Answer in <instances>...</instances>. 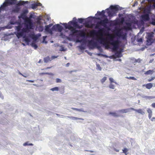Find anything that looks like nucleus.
Here are the masks:
<instances>
[{"instance_id": "obj_1", "label": "nucleus", "mask_w": 155, "mask_h": 155, "mask_svg": "<svg viewBox=\"0 0 155 155\" xmlns=\"http://www.w3.org/2000/svg\"><path fill=\"white\" fill-rule=\"evenodd\" d=\"M104 28L101 29L98 32L99 35L101 36L99 39L100 43L103 45L106 48H110V45H112L113 46L112 50L114 51H116L119 48L120 41L118 40H114L113 37L110 36L109 38L110 41H108L107 38L102 37V33L104 32Z\"/></svg>"}, {"instance_id": "obj_2", "label": "nucleus", "mask_w": 155, "mask_h": 155, "mask_svg": "<svg viewBox=\"0 0 155 155\" xmlns=\"http://www.w3.org/2000/svg\"><path fill=\"white\" fill-rule=\"evenodd\" d=\"M62 25L64 26L66 29H68L69 30L71 29L73 27L72 25L76 28H80L78 25L77 22L75 21H70L68 22V24L66 23H63Z\"/></svg>"}, {"instance_id": "obj_3", "label": "nucleus", "mask_w": 155, "mask_h": 155, "mask_svg": "<svg viewBox=\"0 0 155 155\" xmlns=\"http://www.w3.org/2000/svg\"><path fill=\"white\" fill-rule=\"evenodd\" d=\"M111 10L110 11H109L107 13L109 16H112L114 15L119 10L118 5H111L110 7Z\"/></svg>"}, {"instance_id": "obj_4", "label": "nucleus", "mask_w": 155, "mask_h": 155, "mask_svg": "<svg viewBox=\"0 0 155 155\" xmlns=\"http://www.w3.org/2000/svg\"><path fill=\"white\" fill-rule=\"evenodd\" d=\"M25 27L22 28L20 32H17L16 35L18 38L22 36L24 33H28L29 31V29H31L29 28L27 25H25Z\"/></svg>"}, {"instance_id": "obj_5", "label": "nucleus", "mask_w": 155, "mask_h": 155, "mask_svg": "<svg viewBox=\"0 0 155 155\" xmlns=\"http://www.w3.org/2000/svg\"><path fill=\"white\" fill-rule=\"evenodd\" d=\"M69 30L71 31V35H73L74 34L78 32H79L78 34V35L80 36L84 37L86 35L85 32L84 31H78V30H76L73 27H72V28L71 29H69Z\"/></svg>"}, {"instance_id": "obj_6", "label": "nucleus", "mask_w": 155, "mask_h": 155, "mask_svg": "<svg viewBox=\"0 0 155 155\" xmlns=\"http://www.w3.org/2000/svg\"><path fill=\"white\" fill-rule=\"evenodd\" d=\"M153 32L149 33L147 36V44L148 45H151L153 42Z\"/></svg>"}, {"instance_id": "obj_7", "label": "nucleus", "mask_w": 155, "mask_h": 155, "mask_svg": "<svg viewBox=\"0 0 155 155\" xmlns=\"http://www.w3.org/2000/svg\"><path fill=\"white\" fill-rule=\"evenodd\" d=\"M16 0H5V1L2 4L5 8L9 5H12L15 4L16 3Z\"/></svg>"}, {"instance_id": "obj_8", "label": "nucleus", "mask_w": 155, "mask_h": 155, "mask_svg": "<svg viewBox=\"0 0 155 155\" xmlns=\"http://www.w3.org/2000/svg\"><path fill=\"white\" fill-rule=\"evenodd\" d=\"M24 21L25 22L24 24L26 26V25H27L28 27H29V28L30 29L32 28L33 25L31 19L27 17L24 20Z\"/></svg>"}, {"instance_id": "obj_9", "label": "nucleus", "mask_w": 155, "mask_h": 155, "mask_svg": "<svg viewBox=\"0 0 155 155\" xmlns=\"http://www.w3.org/2000/svg\"><path fill=\"white\" fill-rule=\"evenodd\" d=\"M109 21L107 18L101 20L98 22V24L103 26L105 28H107V24L109 23Z\"/></svg>"}, {"instance_id": "obj_10", "label": "nucleus", "mask_w": 155, "mask_h": 155, "mask_svg": "<svg viewBox=\"0 0 155 155\" xmlns=\"http://www.w3.org/2000/svg\"><path fill=\"white\" fill-rule=\"evenodd\" d=\"M63 29L62 26L58 24L54 25L52 27L53 30H58L59 32H61Z\"/></svg>"}, {"instance_id": "obj_11", "label": "nucleus", "mask_w": 155, "mask_h": 155, "mask_svg": "<svg viewBox=\"0 0 155 155\" xmlns=\"http://www.w3.org/2000/svg\"><path fill=\"white\" fill-rule=\"evenodd\" d=\"M88 45L91 48H93L97 45V43L93 40H91L88 41Z\"/></svg>"}, {"instance_id": "obj_12", "label": "nucleus", "mask_w": 155, "mask_h": 155, "mask_svg": "<svg viewBox=\"0 0 155 155\" xmlns=\"http://www.w3.org/2000/svg\"><path fill=\"white\" fill-rule=\"evenodd\" d=\"M141 19L144 21H147L149 20L150 17L148 14L142 15L141 16Z\"/></svg>"}, {"instance_id": "obj_13", "label": "nucleus", "mask_w": 155, "mask_h": 155, "mask_svg": "<svg viewBox=\"0 0 155 155\" xmlns=\"http://www.w3.org/2000/svg\"><path fill=\"white\" fill-rule=\"evenodd\" d=\"M131 108L132 107L126 109L120 110L117 111V112L118 113H121L123 114L127 113L130 111V110H132L131 109Z\"/></svg>"}, {"instance_id": "obj_14", "label": "nucleus", "mask_w": 155, "mask_h": 155, "mask_svg": "<svg viewBox=\"0 0 155 155\" xmlns=\"http://www.w3.org/2000/svg\"><path fill=\"white\" fill-rule=\"evenodd\" d=\"M131 109L132 110H134L138 113L140 114L143 115H144L145 114V113L143 110L141 109L137 110L133 108H131Z\"/></svg>"}, {"instance_id": "obj_15", "label": "nucleus", "mask_w": 155, "mask_h": 155, "mask_svg": "<svg viewBox=\"0 0 155 155\" xmlns=\"http://www.w3.org/2000/svg\"><path fill=\"white\" fill-rule=\"evenodd\" d=\"M52 25V24H50L48 25L45 26V30L47 32H50L51 31V30L50 29V28Z\"/></svg>"}, {"instance_id": "obj_16", "label": "nucleus", "mask_w": 155, "mask_h": 155, "mask_svg": "<svg viewBox=\"0 0 155 155\" xmlns=\"http://www.w3.org/2000/svg\"><path fill=\"white\" fill-rule=\"evenodd\" d=\"M20 10V8L16 7L13 8L11 11L12 13H18Z\"/></svg>"}, {"instance_id": "obj_17", "label": "nucleus", "mask_w": 155, "mask_h": 155, "mask_svg": "<svg viewBox=\"0 0 155 155\" xmlns=\"http://www.w3.org/2000/svg\"><path fill=\"white\" fill-rule=\"evenodd\" d=\"M30 37L34 41H36L38 39V36L34 34H31L30 35Z\"/></svg>"}, {"instance_id": "obj_18", "label": "nucleus", "mask_w": 155, "mask_h": 155, "mask_svg": "<svg viewBox=\"0 0 155 155\" xmlns=\"http://www.w3.org/2000/svg\"><path fill=\"white\" fill-rule=\"evenodd\" d=\"M28 3V2L24 1H20L19 3H18L17 5H24L25 4H27Z\"/></svg>"}, {"instance_id": "obj_19", "label": "nucleus", "mask_w": 155, "mask_h": 155, "mask_svg": "<svg viewBox=\"0 0 155 155\" xmlns=\"http://www.w3.org/2000/svg\"><path fill=\"white\" fill-rule=\"evenodd\" d=\"M71 109L73 110H76L77 111H79V112H87V111H85L83 109V108H80V109H78L72 107L71 108Z\"/></svg>"}, {"instance_id": "obj_20", "label": "nucleus", "mask_w": 155, "mask_h": 155, "mask_svg": "<svg viewBox=\"0 0 155 155\" xmlns=\"http://www.w3.org/2000/svg\"><path fill=\"white\" fill-rule=\"evenodd\" d=\"M154 71L153 70H150L147 71L145 72L144 74L146 75H148L149 74H153Z\"/></svg>"}, {"instance_id": "obj_21", "label": "nucleus", "mask_w": 155, "mask_h": 155, "mask_svg": "<svg viewBox=\"0 0 155 155\" xmlns=\"http://www.w3.org/2000/svg\"><path fill=\"white\" fill-rule=\"evenodd\" d=\"M153 86V85L152 83H149L148 84H147L146 85L145 87L146 88L148 89H150Z\"/></svg>"}, {"instance_id": "obj_22", "label": "nucleus", "mask_w": 155, "mask_h": 155, "mask_svg": "<svg viewBox=\"0 0 155 155\" xmlns=\"http://www.w3.org/2000/svg\"><path fill=\"white\" fill-rule=\"evenodd\" d=\"M44 62L45 63H47L49 61H51V58L48 56L44 58Z\"/></svg>"}, {"instance_id": "obj_23", "label": "nucleus", "mask_w": 155, "mask_h": 155, "mask_svg": "<svg viewBox=\"0 0 155 155\" xmlns=\"http://www.w3.org/2000/svg\"><path fill=\"white\" fill-rule=\"evenodd\" d=\"M56 115L57 116H58L60 117H62L63 116V115H59L58 114H57ZM64 117H65V118H69L73 120V118H74V117H70V116H63Z\"/></svg>"}, {"instance_id": "obj_24", "label": "nucleus", "mask_w": 155, "mask_h": 155, "mask_svg": "<svg viewBox=\"0 0 155 155\" xmlns=\"http://www.w3.org/2000/svg\"><path fill=\"white\" fill-rule=\"evenodd\" d=\"M84 25L87 28H92V24L91 25H90L88 22L85 23Z\"/></svg>"}, {"instance_id": "obj_25", "label": "nucleus", "mask_w": 155, "mask_h": 155, "mask_svg": "<svg viewBox=\"0 0 155 155\" xmlns=\"http://www.w3.org/2000/svg\"><path fill=\"white\" fill-rule=\"evenodd\" d=\"M25 13H26V12H24L23 13H22L21 14V17L24 20H25L26 19V18L27 17L26 16Z\"/></svg>"}, {"instance_id": "obj_26", "label": "nucleus", "mask_w": 155, "mask_h": 155, "mask_svg": "<svg viewBox=\"0 0 155 155\" xmlns=\"http://www.w3.org/2000/svg\"><path fill=\"white\" fill-rule=\"evenodd\" d=\"M123 153H124L125 155H127L128 153V149L127 148H124L122 150Z\"/></svg>"}, {"instance_id": "obj_27", "label": "nucleus", "mask_w": 155, "mask_h": 155, "mask_svg": "<svg viewBox=\"0 0 155 155\" xmlns=\"http://www.w3.org/2000/svg\"><path fill=\"white\" fill-rule=\"evenodd\" d=\"M31 7L33 9H36L37 7V5L36 3L32 4L31 5Z\"/></svg>"}, {"instance_id": "obj_28", "label": "nucleus", "mask_w": 155, "mask_h": 155, "mask_svg": "<svg viewBox=\"0 0 155 155\" xmlns=\"http://www.w3.org/2000/svg\"><path fill=\"white\" fill-rule=\"evenodd\" d=\"M50 90L53 91H58L59 90V88L58 87H54L51 88Z\"/></svg>"}, {"instance_id": "obj_29", "label": "nucleus", "mask_w": 155, "mask_h": 155, "mask_svg": "<svg viewBox=\"0 0 155 155\" xmlns=\"http://www.w3.org/2000/svg\"><path fill=\"white\" fill-rule=\"evenodd\" d=\"M22 27V26L21 25H19L16 27V30L18 32H20Z\"/></svg>"}, {"instance_id": "obj_30", "label": "nucleus", "mask_w": 155, "mask_h": 155, "mask_svg": "<svg viewBox=\"0 0 155 155\" xmlns=\"http://www.w3.org/2000/svg\"><path fill=\"white\" fill-rule=\"evenodd\" d=\"M126 25H127V28L128 29H130L131 28V24L130 23H127Z\"/></svg>"}, {"instance_id": "obj_31", "label": "nucleus", "mask_w": 155, "mask_h": 155, "mask_svg": "<svg viewBox=\"0 0 155 155\" xmlns=\"http://www.w3.org/2000/svg\"><path fill=\"white\" fill-rule=\"evenodd\" d=\"M107 77H104L101 79V81L102 83H103L107 80Z\"/></svg>"}, {"instance_id": "obj_32", "label": "nucleus", "mask_w": 155, "mask_h": 155, "mask_svg": "<svg viewBox=\"0 0 155 155\" xmlns=\"http://www.w3.org/2000/svg\"><path fill=\"white\" fill-rule=\"evenodd\" d=\"M110 114L112 115V116L115 117H117L118 116L117 114L116 113L114 112H110L109 113Z\"/></svg>"}, {"instance_id": "obj_33", "label": "nucleus", "mask_w": 155, "mask_h": 155, "mask_svg": "<svg viewBox=\"0 0 155 155\" xmlns=\"http://www.w3.org/2000/svg\"><path fill=\"white\" fill-rule=\"evenodd\" d=\"M126 78L127 79H131L134 80H136L137 79L133 77H126Z\"/></svg>"}, {"instance_id": "obj_34", "label": "nucleus", "mask_w": 155, "mask_h": 155, "mask_svg": "<svg viewBox=\"0 0 155 155\" xmlns=\"http://www.w3.org/2000/svg\"><path fill=\"white\" fill-rule=\"evenodd\" d=\"M5 8H4V6L2 5L0 7V12L2 11H3L5 10Z\"/></svg>"}, {"instance_id": "obj_35", "label": "nucleus", "mask_w": 155, "mask_h": 155, "mask_svg": "<svg viewBox=\"0 0 155 155\" xmlns=\"http://www.w3.org/2000/svg\"><path fill=\"white\" fill-rule=\"evenodd\" d=\"M41 74L42 75L43 74H48L49 75H53V74L51 73H49V72H45V73H42Z\"/></svg>"}, {"instance_id": "obj_36", "label": "nucleus", "mask_w": 155, "mask_h": 155, "mask_svg": "<svg viewBox=\"0 0 155 155\" xmlns=\"http://www.w3.org/2000/svg\"><path fill=\"white\" fill-rule=\"evenodd\" d=\"M23 145L24 146H26L27 145L32 146V145H33V144L32 143H28V142H26V143H24L23 144Z\"/></svg>"}, {"instance_id": "obj_37", "label": "nucleus", "mask_w": 155, "mask_h": 155, "mask_svg": "<svg viewBox=\"0 0 155 155\" xmlns=\"http://www.w3.org/2000/svg\"><path fill=\"white\" fill-rule=\"evenodd\" d=\"M150 23L153 25H155V19L152 18V21L150 22Z\"/></svg>"}, {"instance_id": "obj_38", "label": "nucleus", "mask_w": 155, "mask_h": 155, "mask_svg": "<svg viewBox=\"0 0 155 155\" xmlns=\"http://www.w3.org/2000/svg\"><path fill=\"white\" fill-rule=\"evenodd\" d=\"M84 19L82 18H78V21L80 23H82L84 21Z\"/></svg>"}, {"instance_id": "obj_39", "label": "nucleus", "mask_w": 155, "mask_h": 155, "mask_svg": "<svg viewBox=\"0 0 155 155\" xmlns=\"http://www.w3.org/2000/svg\"><path fill=\"white\" fill-rule=\"evenodd\" d=\"M31 45L33 47H34V48L35 49H36L38 47L37 45L36 44H35L34 43H32Z\"/></svg>"}, {"instance_id": "obj_40", "label": "nucleus", "mask_w": 155, "mask_h": 155, "mask_svg": "<svg viewBox=\"0 0 155 155\" xmlns=\"http://www.w3.org/2000/svg\"><path fill=\"white\" fill-rule=\"evenodd\" d=\"M73 120H84V119L81 118H78L77 117H74V118H73Z\"/></svg>"}, {"instance_id": "obj_41", "label": "nucleus", "mask_w": 155, "mask_h": 155, "mask_svg": "<svg viewBox=\"0 0 155 155\" xmlns=\"http://www.w3.org/2000/svg\"><path fill=\"white\" fill-rule=\"evenodd\" d=\"M109 87L110 89H114L115 86L114 85L110 84L109 85Z\"/></svg>"}, {"instance_id": "obj_42", "label": "nucleus", "mask_w": 155, "mask_h": 155, "mask_svg": "<svg viewBox=\"0 0 155 155\" xmlns=\"http://www.w3.org/2000/svg\"><path fill=\"white\" fill-rule=\"evenodd\" d=\"M90 34L92 35H94L97 34V33L94 30H93L91 32Z\"/></svg>"}, {"instance_id": "obj_43", "label": "nucleus", "mask_w": 155, "mask_h": 155, "mask_svg": "<svg viewBox=\"0 0 155 155\" xmlns=\"http://www.w3.org/2000/svg\"><path fill=\"white\" fill-rule=\"evenodd\" d=\"M155 79V76L153 77H152L151 78L149 79L148 80V81L149 82H151V81H152L153 80H154Z\"/></svg>"}, {"instance_id": "obj_44", "label": "nucleus", "mask_w": 155, "mask_h": 155, "mask_svg": "<svg viewBox=\"0 0 155 155\" xmlns=\"http://www.w3.org/2000/svg\"><path fill=\"white\" fill-rule=\"evenodd\" d=\"M147 112L149 114H152V110L150 109H148L147 110Z\"/></svg>"}, {"instance_id": "obj_45", "label": "nucleus", "mask_w": 155, "mask_h": 155, "mask_svg": "<svg viewBox=\"0 0 155 155\" xmlns=\"http://www.w3.org/2000/svg\"><path fill=\"white\" fill-rule=\"evenodd\" d=\"M97 69L100 71L101 70V68L100 66V65L99 64H97L96 65Z\"/></svg>"}, {"instance_id": "obj_46", "label": "nucleus", "mask_w": 155, "mask_h": 155, "mask_svg": "<svg viewBox=\"0 0 155 155\" xmlns=\"http://www.w3.org/2000/svg\"><path fill=\"white\" fill-rule=\"evenodd\" d=\"M56 83H61V80L59 78H57L56 79Z\"/></svg>"}, {"instance_id": "obj_47", "label": "nucleus", "mask_w": 155, "mask_h": 155, "mask_svg": "<svg viewBox=\"0 0 155 155\" xmlns=\"http://www.w3.org/2000/svg\"><path fill=\"white\" fill-rule=\"evenodd\" d=\"M109 79L110 81V82L111 83L114 82V83H116L114 82V80L112 78H109Z\"/></svg>"}, {"instance_id": "obj_48", "label": "nucleus", "mask_w": 155, "mask_h": 155, "mask_svg": "<svg viewBox=\"0 0 155 155\" xmlns=\"http://www.w3.org/2000/svg\"><path fill=\"white\" fill-rule=\"evenodd\" d=\"M37 5V7L38 6H42V4L40 3V2H37L36 3Z\"/></svg>"}, {"instance_id": "obj_49", "label": "nucleus", "mask_w": 155, "mask_h": 155, "mask_svg": "<svg viewBox=\"0 0 155 155\" xmlns=\"http://www.w3.org/2000/svg\"><path fill=\"white\" fill-rule=\"evenodd\" d=\"M101 12V15L104 16V13H105V11L104 10H103Z\"/></svg>"}, {"instance_id": "obj_50", "label": "nucleus", "mask_w": 155, "mask_h": 155, "mask_svg": "<svg viewBox=\"0 0 155 155\" xmlns=\"http://www.w3.org/2000/svg\"><path fill=\"white\" fill-rule=\"evenodd\" d=\"M57 56H52L51 57V61L52 60H53V59H55V58H57Z\"/></svg>"}, {"instance_id": "obj_51", "label": "nucleus", "mask_w": 155, "mask_h": 155, "mask_svg": "<svg viewBox=\"0 0 155 155\" xmlns=\"http://www.w3.org/2000/svg\"><path fill=\"white\" fill-rule=\"evenodd\" d=\"M137 41L139 42H142V39L141 38H140L138 39Z\"/></svg>"}, {"instance_id": "obj_52", "label": "nucleus", "mask_w": 155, "mask_h": 155, "mask_svg": "<svg viewBox=\"0 0 155 155\" xmlns=\"http://www.w3.org/2000/svg\"><path fill=\"white\" fill-rule=\"evenodd\" d=\"M25 40V41L26 42H28L29 41V40L27 38H26Z\"/></svg>"}, {"instance_id": "obj_53", "label": "nucleus", "mask_w": 155, "mask_h": 155, "mask_svg": "<svg viewBox=\"0 0 155 155\" xmlns=\"http://www.w3.org/2000/svg\"><path fill=\"white\" fill-rule=\"evenodd\" d=\"M151 105L153 107L155 108V103L152 104Z\"/></svg>"}, {"instance_id": "obj_54", "label": "nucleus", "mask_w": 155, "mask_h": 155, "mask_svg": "<svg viewBox=\"0 0 155 155\" xmlns=\"http://www.w3.org/2000/svg\"><path fill=\"white\" fill-rule=\"evenodd\" d=\"M151 120L153 121H155V117H153L151 119Z\"/></svg>"}, {"instance_id": "obj_55", "label": "nucleus", "mask_w": 155, "mask_h": 155, "mask_svg": "<svg viewBox=\"0 0 155 155\" xmlns=\"http://www.w3.org/2000/svg\"><path fill=\"white\" fill-rule=\"evenodd\" d=\"M27 81L28 82H32V83H33V82H34V81H32V80H28Z\"/></svg>"}, {"instance_id": "obj_56", "label": "nucleus", "mask_w": 155, "mask_h": 155, "mask_svg": "<svg viewBox=\"0 0 155 155\" xmlns=\"http://www.w3.org/2000/svg\"><path fill=\"white\" fill-rule=\"evenodd\" d=\"M97 13L99 15H101V12H97Z\"/></svg>"}, {"instance_id": "obj_57", "label": "nucleus", "mask_w": 155, "mask_h": 155, "mask_svg": "<svg viewBox=\"0 0 155 155\" xmlns=\"http://www.w3.org/2000/svg\"><path fill=\"white\" fill-rule=\"evenodd\" d=\"M153 60H154V59H153L150 60L149 62L150 63H152L153 62Z\"/></svg>"}, {"instance_id": "obj_58", "label": "nucleus", "mask_w": 155, "mask_h": 155, "mask_svg": "<svg viewBox=\"0 0 155 155\" xmlns=\"http://www.w3.org/2000/svg\"><path fill=\"white\" fill-rule=\"evenodd\" d=\"M19 74L20 75H21L22 76H23V77H26V76H25L24 75H23L22 74H21V73H20V72H19Z\"/></svg>"}, {"instance_id": "obj_59", "label": "nucleus", "mask_w": 155, "mask_h": 155, "mask_svg": "<svg viewBox=\"0 0 155 155\" xmlns=\"http://www.w3.org/2000/svg\"><path fill=\"white\" fill-rule=\"evenodd\" d=\"M33 15L31 14L29 16V17L28 18H30V19H31V18H32Z\"/></svg>"}, {"instance_id": "obj_60", "label": "nucleus", "mask_w": 155, "mask_h": 155, "mask_svg": "<svg viewBox=\"0 0 155 155\" xmlns=\"http://www.w3.org/2000/svg\"><path fill=\"white\" fill-rule=\"evenodd\" d=\"M99 25H97L95 27V29H98V28H99Z\"/></svg>"}, {"instance_id": "obj_61", "label": "nucleus", "mask_w": 155, "mask_h": 155, "mask_svg": "<svg viewBox=\"0 0 155 155\" xmlns=\"http://www.w3.org/2000/svg\"><path fill=\"white\" fill-rule=\"evenodd\" d=\"M152 114H149V118L150 119L151 117V116H152Z\"/></svg>"}, {"instance_id": "obj_62", "label": "nucleus", "mask_w": 155, "mask_h": 155, "mask_svg": "<svg viewBox=\"0 0 155 155\" xmlns=\"http://www.w3.org/2000/svg\"><path fill=\"white\" fill-rule=\"evenodd\" d=\"M114 150L115 151H116V152H119V150L118 149H117L114 148Z\"/></svg>"}, {"instance_id": "obj_63", "label": "nucleus", "mask_w": 155, "mask_h": 155, "mask_svg": "<svg viewBox=\"0 0 155 155\" xmlns=\"http://www.w3.org/2000/svg\"><path fill=\"white\" fill-rule=\"evenodd\" d=\"M70 63H67L66 64V66L67 67H68L69 66V65H70Z\"/></svg>"}, {"instance_id": "obj_64", "label": "nucleus", "mask_w": 155, "mask_h": 155, "mask_svg": "<svg viewBox=\"0 0 155 155\" xmlns=\"http://www.w3.org/2000/svg\"><path fill=\"white\" fill-rule=\"evenodd\" d=\"M76 41H77V42H81V41L80 40H79L78 39H77L76 40Z\"/></svg>"}]
</instances>
